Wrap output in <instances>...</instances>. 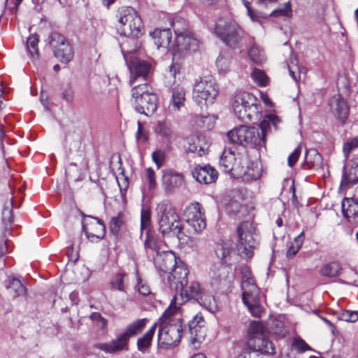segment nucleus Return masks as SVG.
Wrapping results in <instances>:
<instances>
[{
	"label": "nucleus",
	"mask_w": 358,
	"mask_h": 358,
	"mask_svg": "<svg viewBox=\"0 0 358 358\" xmlns=\"http://www.w3.org/2000/svg\"><path fill=\"white\" fill-rule=\"evenodd\" d=\"M119 22L121 34L129 38L122 45V52L125 59L127 53H133L140 48L141 45L137 40L142 35L143 29L141 17L138 12L130 6L123 7L120 10Z\"/></svg>",
	"instance_id": "f257e3e1"
},
{
	"label": "nucleus",
	"mask_w": 358,
	"mask_h": 358,
	"mask_svg": "<svg viewBox=\"0 0 358 358\" xmlns=\"http://www.w3.org/2000/svg\"><path fill=\"white\" fill-rule=\"evenodd\" d=\"M270 125V121L266 115L259 124L261 131L255 127L241 126L229 131L227 138L231 143L244 147L264 146L266 134Z\"/></svg>",
	"instance_id": "f03ea898"
},
{
	"label": "nucleus",
	"mask_w": 358,
	"mask_h": 358,
	"mask_svg": "<svg viewBox=\"0 0 358 358\" xmlns=\"http://www.w3.org/2000/svg\"><path fill=\"white\" fill-rule=\"evenodd\" d=\"M188 270L185 264L178 266L173 275L168 277V282L171 289L180 292L182 298L187 299H198L203 289L200 284L196 281L188 282Z\"/></svg>",
	"instance_id": "7ed1b4c3"
},
{
	"label": "nucleus",
	"mask_w": 358,
	"mask_h": 358,
	"mask_svg": "<svg viewBox=\"0 0 358 358\" xmlns=\"http://www.w3.org/2000/svg\"><path fill=\"white\" fill-rule=\"evenodd\" d=\"M159 230L163 236H178L182 224L176 208L169 201L159 203L157 206Z\"/></svg>",
	"instance_id": "20e7f679"
},
{
	"label": "nucleus",
	"mask_w": 358,
	"mask_h": 358,
	"mask_svg": "<svg viewBox=\"0 0 358 358\" xmlns=\"http://www.w3.org/2000/svg\"><path fill=\"white\" fill-rule=\"evenodd\" d=\"M241 273L243 301L254 317H260L264 310L259 303V289L247 267L243 268Z\"/></svg>",
	"instance_id": "39448f33"
},
{
	"label": "nucleus",
	"mask_w": 358,
	"mask_h": 358,
	"mask_svg": "<svg viewBox=\"0 0 358 358\" xmlns=\"http://www.w3.org/2000/svg\"><path fill=\"white\" fill-rule=\"evenodd\" d=\"M215 33L227 46L234 49L240 48L243 31L235 22L219 20Z\"/></svg>",
	"instance_id": "423d86ee"
},
{
	"label": "nucleus",
	"mask_w": 358,
	"mask_h": 358,
	"mask_svg": "<svg viewBox=\"0 0 358 358\" xmlns=\"http://www.w3.org/2000/svg\"><path fill=\"white\" fill-rule=\"evenodd\" d=\"M255 230L253 224L248 221L241 223L237 228V250L239 255L243 258H250L253 255V250L257 244L254 236Z\"/></svg>",
	"instance_id": "0eeeda50"
},
{
	"label": "nucleus",
	"mask_w": 358,
	"mask_h": 358,
	"mask_svg": "<svg viewBox=\"0 0 358 358\" xmlns=\"http://www.w3.org/2000/svg\"><path fill=\"white\" fill-rule=\"evenodd\" d=\"M183 327L182 320L177 319L173 324H160L158 344L162 348L175 346L180 341Z\"/></svg>",
	"instance_id": "6e6552de"
},
{
	"label": "nucleus",
	"mask_w": 358,
	"mask_h": 358,
	"mask_svg": "<svg viewBox=\"0 0 358 358\" xmlns=\"http://www.w3.org/2000/svg\"><path fill=\"white\" fill-rule=\"evenodd\" d=\"M243 164H248L246 157L236 153L231 148L224 149L220 160V165L225 173L241 176L244 171Z\"/></svg>",
	"instance_id": "1a4fd4ad"
},
{
	"label": "nucleus",
	"mask_w": 358,
	"mask_h": 358,
	"mask_svg": "<svg viewBox=\"0 0 358 358\" xmlns=\"http://www.w3.org/2000/svg\"><path fill=\"white\" fill-rule=\"evenodd\" d=\"M49 43L54 55L62 63L68 64L74 56L72 46L68 40L58 32H52L49 36Z\"/></svg>",
	"instance_id": "9d476101"
},
{
	"label": "nucleus",
	"mask_w": 358,
	"mask_h": 358,
	"mask_svg": "<svg viewBox=\"0 0 358 358\" xmlns=\"http://www.w3.org/2000/svg\"><path fill=\"white\" fill-rule=\"evenodd\" d=\"M132 100L138 113L147 116L153 114L157 110V98L155 94L149 91H135L132 93Z\"/></svg>",
	"instance_id": "9b49d317"
},
{
	"label": "nucleus",
	"mask_w": 358,
	"mask_h": 358,
	"mask_svg": "<svg viewBox=\"0 0 358 358\" xmlns=\"http://www.w3.org/2000/svg\"><path fill=\"white\" fill-rule=\"evenodd\" d=\"M199 45V41L192 32L180 34L170 47L173 57H183L185 54L196 51Z\"/></svg>",
	"instance_id": "f8f14e48"
},
{
	"label": "nucleus",
	"mask_w": 358,
	"mask_h": 358,
	"mask_svg": "<svg viewBox=\"0 0 358 358\" xmlns=\"http://www.w3.org/2000/svg\"><path fill=\"white\" fill-rule=\"evenodd\" d=\"M186 221L196 232H201L206 227L205 213L198 202L190 203L185 210Z\"/></svg>",
	"instance_id": "ddd939ff"
},
{
	"label": "nucleus",
	"mask_w": 358,
	"mask_h": 358,
	"mask_svg": "<svg viewBox=\"0 0 358 358\" xmlns=\"http://www.w3.org/2000/svg\"><path fill=\"white\" fill-rule=\"evenodd\" d=\"M234 280V273L224 265H221L212 272L210 285L214 289H227Z\"/></svg>",
	"instance_id": "4468645a"
},
{
	"label": "nucleus",
	"mask_w": 358,
	"mask_h": 358,
	"mask_svg": "<svg viewBox=\"0 0 358 358\" xmlns=\"http://www.w3.org/2000/svg\"><path fill=\"white\" fill-rule=\"evenodd\" d=\"M154 262L156 268L166 273L167 278L173 274V271L181 264L177 261L175 254L171 251H160L154 257Z\"/></svg>",
	"instance_id": "2eb2a0df"
},
{
	"label": "nucleus",
	"mask_w": 358,
	"mask_h": 358,
	"mask_svg": "<svg viewBox=\"0 0 358 358\" xmlns=\"http://www.w3.org/2000/svg\"><path fill=\"white\" fill-rule=\"evenodd\" d=\"M129 339L122 333L117 336L115 339L107 343H97L95 347L108 354H115L129 350Z\"/></svg>",
	"instance_id": "dca6fc26"
},
{
	"label": "nucleus",
	"mask_w": 358,
	"mask_h": 358,
	"mask_svg": "<svg viewBox=\"0 0 358 358\" xmlns=\"http://www.w3.org/2000/svg\"><path fill=\"white\" fill-rule=\"evenodd\" d=\"M83 229L87 237L101 239L105 234V225L97 218L87 216L82 222Z\"/></svg>",
	"instance_id": "f3484780"
},
{
	"label": "nucleus",
	"mask_w": 358,
	"mask_h": 358,
	"mask_svg": "<svg viewBox=\"0 0 358 358\" xmlns=\"http://www.w3.org/2000/svg\"><path fill=\"white\" fill-rule=\"evenodd\" d=\"M329 105L336 118L345 122L349 115V107L341 94L338 92L332 96L329 101Z\"/></svg>",
	"instance_id": "a211bd4d"
},
{
	"label": "nucleus",
	"mask_w": 358,
	"mask_h": 358,
	"mask_svg": "<svg viewBox=\"0 0 358 358\" xmlns=\"http://www.w3.org/2000/svg\"><path fill=\"white\" fill-rule=\"evenodd\" d=\"M128 66L131 73L129 80L131 84L134 83L138 78H141L145 80L150 69V66L148 62L136 57H131Z\"/></svg>",
	"instance_id": "6ab92c4d"
},
{
	"label": "nucleus",
	"mask_w": 358,
	"mask_h": 358,
	"mask_svg": "<svg viewBox=\"0 0 358 358\" xmlns=\"http://www.w3.org/2000/svg\"><path fill=\"white\" fill-rule=\"evenodd\" d=\"M246 347L253 352H258L261 354L273 355L275 353L274 345L264 336L258 338H248Z\"/></svg>",
	"instance_id": "aec40b11"
},
{
	"label": "nucleus",
	"mask_w": 358,
	"mask_h": 358,
	"mask_svg": "<svg viewBox=\"0 0 358 358\" xmlns=\"http://www.w3.org/2000/svg\"><path fill=\"white\" fill-rule=\"evenodd\" d=\"M217 171L210 166H197L192 170L193 177L200 183L210 184L217 178Z\"/></svg>",
	"instance_id": "412c9836"
},
{
	"label": "nucleus",
	"mask_w": 358,
	"mask_h": 358,
	"mask_svg": "<svg viewBox=\"0 0 358 358\" xmlns=\"http://www.w3.org/2000/svg\"><path fill=\"white\" fill-rule=\"evenodd\" d=\"M232 108L237 117L242 122H249L259 119L262 108H249L232 101Z\"/></svg>",
	"instance_id": "4be33fe9"
},
{
	"label": "nucleus",
	"mask_w": 358,
	"mask_h": 358,
	"mask_svg": "<svg viewBox=\"0 0 358 358\" xmlns=\"http://www.w3.org/2000/svg\"><path fill=\"white\" fill-rule=\"evenodd\" d=\"M155 134L165 143L171 144L176 138V133L171 124L166 120H159L153 127Z\"/></svg>",
	"instance_id": "5701e85b"
},
{
	"label": "nucleus",
	"mask_w": 358,
	"mask_h": 358,
	"mask_svg": "<svg viewBox=\"0 0 358 358\" xmlns=\"http://www.w3.org/2000/svg\"><path fill=\"white\" fill-rule=\"evenodd\" d=\"M183 182V176L171 170L164 171L162 184L166 192H171L176 188L180 187Z\"/></svg>",
	"instance_id": "b1692460"
},
{
	"label": "nucleus",
	"mask_w": 358,
	"mask_h": 358,
	"mask_svg": "<svg viewBox=\"0 0 358 358\" xmlns=\"http://www.w3.org/2000/svg\"><path fill=\"white\" fill-rule=\"evenodd\" d=\"M341 206L344 217L350 222L358 223V201L353 198H345Z\"/></svg>",
	"instance_id": "393cba45"
},
{
	"label": "nucleus",
	"mask_w": 358,
	"mask_h": 358,
	"mask_svg": "<svg viewBox=\"0 0 358 358\" xmlns=\"http://www.w3.org/2000/svg\"><path fill=\"white\" fill-rule=\"evenodd\" d=\"M232 101L241 106H247L249 108H262L257 97L248 91H238L234 96Z\"/></svg>",
	"instance_id": "a878e982"
},
{
	"label": "nucleus",
	"mask_w": 358,
	"mask_h": 358,
	"mask_svg": "<svg viewBox=\"0 0 358 358\" xmlns=\"http://www.w3.org/2000/svg\"><path fill=\"white\" fill-rule=\"evenodd\" d=\"M150 35L153 38L157 48L169 47L172 38L170 29H156L150 33Z\"/></svg>",
	"instance_id": "bb28decb"
},
{
	"label": "nucleus",
	"mask_w": 358,
	"mask_h": 358,
	"mask_svg": "<svg viewBox=\"0 0 358 358\" xmlns=\"http://www.w3.org/2000/svg\"><path fill=\"white\" fill-rule=\"evenodd\" d=\"M218 91H192L194 101L201 108L213 103Z\"/></svg>",
	"instance_id": "cd10ccee"
},
{
	"label": "nucleus",
	"mask_w": 358,
	"mask_h": 358,
	"mask_svg": "<svg viewBox=\"0 0 358 358\" xmlns=\"http://www.w3.org/2000/svg\"><path fill=\"white\" fill-rule=\"evenodd\" d=\"M304 166L306 169H319L322 166V157L314 148L308 149L306 152Z\"/></svg>",
	"instance_id": "c85d7f7f"
},
{
	"label": "nucleus",
	"mask_w": 358,
	"mask_h": 358,
	"mask_svg": "<svg viewBox=\"0 0 358 358\" xmlns=\"http://www.w3.org/2000/svg\"><path fill=\"white\" fill-rule=\"evenodd\" d=\"M357 182H358V167H354L350 164L345 166L343 167V173L341 186L346 187L353 185Z\"/></svg>",
	"instance_id": "c756f323"
},
{
	"label": "nucleus",
	"mask_w": 358,
	"mask_h": 358,
	"mask_svg": "<svg viewBox=\"0 0 358 358\" xmlns=\"http://www.w3.org/2000/svg\"><path fill=\"white\" fill-rule=\"evenodd\" d=\"M208 145L204 143V139L195 136L189 139L187 151L196 154L198 156H202L206 154L208 150Z\"/></svg>",
	"instance_id": "7c9ffc66"
},
{
	"label": "nucleus",
	"mask_w": 358,
	"mask_h": 358,
	"mask_svg": "<svg viewBox=\"0 0 358 358\" xmlns=\"http://www.w3.org/2000/svg\"><path fill=\"white\" fill-rule=\"evenodd\" d=\"M6 287L13 298L24 296L26 289L19 279L8 277Z\"/></svg>",
	"instance_id": "2f4dec72"
},
{
	"label": "nucleus",
	"mask_w": 358,
	"mask_h": 358,
	"mask_svg": "<svg viewBox=\"0 0 358 358\" xmlns=\"http://www.w3.org/2000/svg\"><path fill=\"white\" fill-rule=\"evenodd\" d=\"M148 320L146 318L138 319L129 324L123 334L129 340L130 338L134 337L141 333L146 327Z\"/></svg>",
	"instance_id": "473e14b6"
},
{
	"label": "nucleus",
	"mask_w": 358,
	"mask_h": 358,
	"mask_svg": "<svg viewBox=\"0 0 358 358\" xmlns=\"http://www.w3.org/2000/svg\"><path fill=\"white\" fill-rule=\"evenodd\" d=\"M232 250L231 245L227 242L217 243L215 249L216 256L223 264L230 263Z\"/></svg>",
	"instance_id": "72a5a7b5"
},
{
	"label": "nucleus",
	"mask_w": 358,
	"mask_h": 358,
	"mask_svg": "<svg viewBox=\"0 0 358 358\" xmlns=\"http://www.w3.org/2000/svg\"><path fill=\"white\" fill-rule=\"evenodd\" d=\"M156 327L157 324L155 323L141 337L138 338L136 344L139 351L145 352L150 347Z\"/></svg>",
	"instance_id": "f704fd0d"
},
{
	"label": "nucleus",
	"mask_w": 358,
	"mask_h": 358,
	"mask_svg": "<svg viewBox=\"0 0 358 358\" xmlns=\"http://www.w3.org/2000/svg\"><path fill=\"white\" fill-rule=\"evenodd\" d=\"M196 301L201 306L211 313H214L218 310V306L214 296L203 290Z\"/></svg>",
	"instance_id": "c9c22d12"
},
{
	"label": "nucleus",
	"mask_w": 358,
	"mask_h": 358,
	"mask_svg": "<svg viewBox=\"0 0 358 358\" xmlns=\"http://www.w3.org/2000/svg\"><path fill=\"white\" fill-rule=\"evenodd\" d=\"M342 268L337 262H331L320 270V274L322 276L333 278L339 275L341 273Z\"/></svg>",
	"instance_id": "e433bc0d"
},
{
	"label": "nucleus",
	"mask_w": 358,
	"mask_h": 358,
	"mask_svg": "<svg viewBox=\"0 0 358 358\" xmlns=\"http://www.w3.org/2000/svg\"><path fill=\"white\" fill-rule=\"evenodd\" d=\"M231 55L227 52H221L216 61V66L221 74H225L230 69Z\"/></svg>",
	"instance_id": "4c0bfd02"
},
{
	"label": "nucleus",
	"mask_w": 358,
	"mask_h": 358,
	"mask_svg": "<svg viewBox=\"0 0 358 358\" xmlns=\"http://www.w3.org/2000/svg\"><path fill=\"white\" fill-rule=\"evenodd\" d=\"M248 56L253 63L261 65L266 61V57L263 50L257 45L251 46L248 50Z\"/></svg>",
	"instance_id": "58836bf2"
},
{
	"label": "nucleus",
	"mask_w": 358,
	"mask_h": 358,
	"mask_svg": "<svg viewBox=\"0 0 358 358\" xmlns=\"http://www.w3.org/2000/svg\"><path fill=\"white\" fill-rule=\"evenodd\" d=\"M90 319L91 320L94 328L103 331V333L106 332L108 320L104 318L101 313L94 312L90 315Z\"/></svg>",
	"instance_id": "ea45409f"
},
{
	"label": "nucleus",
	"mask_w": 358,
	"mask_h": 358,
	"mask_svg": "<svg viewBox=\"0 0 358 358\" xmlns=\"http://www.w3.org/2000/svg\"><path fill=\"white\" fill-rule=\"evenodd\" d=\"M39 37L37 34H30L27 41V48L30 57L33 59L38 57V43Z\"/></svg>",
	"instance_id": "a19ab883"
},
{
	"label": "nucleus",
	"mask_w": 358,
	"mask_h": 358,
	"mask_svg": "<svg viewBox=\"0 0 358 358\" xmlns=\"http://www.w3.org/2000/svg\"><path fill=\"white\" fill-rule=\"evenodd\" d=\"M251 77L259 87H266L269 83V78L260 69H255L251 73Z\"/></svg>",
	"instance_id": "79ce46f5"
},
{
	"label": "nucleus",
	"mask_w": 358,
	"mask_h": 358,
	"mask_svg": "<svg viewBox=\"0 0 358 358\" xmlns=\"http://www.w3.org/2000/svg\"><path fill=\"white\" fill-rule=\"evenodd\" d=\"M171 26L174 30L175 34L178 36L180 34H183L189 32L187 30L188 24L187 21L180 17H177L173 19L171 22Z\"/></svg>",
	"instance_id": "37998d69"
},
{
	"label": "nucleus",
	"mask_w": 358,
	"mask_h": 358,
	"mask_svg": "<svg viewBox=\"0 0 358 358\" xmlns=\"http://www.w3.org/2000/svg\"><path fill=\"white\" fill-rule=\"evenodd\" d=\"M185 100V91H173L171 102L172 110L174 111H178L184 105Z\"/></svg>",
	"instance_id": "c03bdc74"
},
{
	"label": "nucleus",
	"mask_w": 358,
	"mask_h": 358,
	"mask_svg": "<svg viewBox=\"0 0 358 358\" xmlns=\"http://www.w3.org/2000/svg\"><path fill=\"white\" fill-rule=\"evenodd\" d=\"M175 299L171 301V303L169 308L164 311L163 315L160 318L161 323L160 324H173L176 322L171 319V317L178 311V307L175 304Z\"/></svg>",
	"instance_id": "a18cd8bd"
},
{
	"label": "nucleus",
	"mask_w": 358,
	"mask_h": 358,
	"mask_svg": "<svg viewBox=\"0 0 358 358\" xmlns=\"http://www.w3.org/2000/svg\"><path fill=\"white\" fill-rule=\"evenodd\" d=\"M126 274L123 273H119L115 274L110 280V285L112 288L115 289L120 292H125L126 286L124 284V278Z\"/></svg>",
	"instance_id": "49530a36"
},
{
	"label": "nucleus",
	"mask_w": 358,
	"mask_h": 358,
	"mask_svg": "<svg viewBox=\"0 0 358 358\" xmlns=\"http://www.w3.org/2000/svg\"><path fill=\"white\" fill-rule=\"evenodd\" d=\"M195 87H197L198 90H215V80L211 75L205 76L201 78L199 81L195 83Z\"/></svg>",
	"instance_id": "de8ad7c7"
},
{
	"label": "nucleus",
	"mask_w": 358,
	"mask_h": 358,
	"mask_svg": "<svg viewBox=\"0 0 358 358\" xmlns=\"http://www.w3.org/2000/svg\"><path fill=\"white\" fill-rule=\"evenodd\" d=\"M110 230L113 235H118L121 228L124 225L123 215L119 213L117 216L113 217L110 220Z\"/></svg>",
	"instance_id": "09e8293b"
},
{
	"label": "nucleus",
	"mask_w": 358,
	"mask_h": 358,
	"mask_svg": "<svg viewBox=\"0 0 358 358\" xmlns=\"http://www.w3.org/2000/svg\"><path fill=\"white\" fill-rule=\"evenodd\" d=\"M244 171L241 176H244L245 180H256L260 178L261 173L259 169L256 166L255 169L250 168L248 164H243Z\"/></svg>",
	"instance_id": "8fccbe9b"
},
{
	"label": "nucleus",
	"mask_w": 358,
	"mask_h": 358,
	"mask_svg": "<svg viewBox=\"0 0 358 358\" xmlns=\"http://www.w3.org/2000/svg\"><path fill=\"white\" fill-rule=\"evenodd\" d=\"M264 328L262 324L259 322H252L250 323L248 338H258L264 336Z\"/></svg>",
	"instance_id": "3c124183"
},
{
	"label": "nucleus",
	"mask_w": 358,
	"mask_h": 358,
	"mask_svg": "<svg viewBox=\"0 0 358 358\" xmlns=\"http://www.w3.org/2000/svg\"><path fill=\"white\" fill-rule=\"evenodd\" d=\"M303 241V236L301 234L294 239V242L289 247L286 254L288 258H292L297 253L302 245Z\"/></svg>",
	"instance_id": "603ef678"
},
{
	"label": "nucleus",
	"mask_w": 358,
	"mask_h": 358,
	"mask_svg": "<svg viewBox=\"0 0 358 358\" xmlns=\"http://www.w3.org/2000/svg\"><path fill=\"white\" fill-rule=\"evenodd\" d=\"M358 148V137L349 138L343 144V152L345 159H348L350 152Z\"/></svg>",
	"instance_id": "864d4df0"
},
{
	"label": "nucleus",
	"mask_w": 358,
	"mask_h": 358,
	"mask_svg": "<svg viewBox=\"0 0 358 358\" xmlns=\"http://www.w3.org/2000/svg\"><path fill=\"white\" fill-rule=\"evenodd\" d=\"M292 15V10L291 3L289 2L285 3L283 6L273 10L270 16L278 17V16H285L291 17Z\"/></svg>",
	"instance_id": "5fc2aeb1"
},
{
	"label": "nucleus",
	"mask_w": 358,
	"mask_h": 358,
	"mask_svg": "<svg viewBox=\"0 0 358 358\" xmlns=\"http://www.w3.org/2000/svg\"><path fill=\"white\" fill-rule=\"evenodd\" d=\"M338 319L348 322H355L358 320V312L343 310L338 315Z\"/></svg>",
	"instance_id": "6e6d98bb"
},
{
	"label": "nucleus",
	"mask_w": 358,
	"mask_h": 358,
	"mask_svg": "<svg viewBox=\"0 0 358 358\" xmlns=\"http://www.w3.org/2000/svg\"><path fill=\"white\" fill-rule=\"evenodd\" d=\"M201 322H203L202 317L201 316H195L194 318L189 322V331L192 336H194V339L197 340L199 338H196L198 336L197 332L199 331V328H201L199 325Z\"/></svg>",
	"instance_id": "4d7b16f0"
},
{
	"label": "nucleus",
	"mask_w": 358,
	"mask_h": 358,
	"mask_svg": "<svg viewBox=\"0 0 358 358\" xmlns=\"http://www.w3.org/2000/svg\"><path fill=\"white\" fill-rule=\"evenodd\" d=\"M292 346L300 353L312 350V348L301 338H295L292 342Z\"/></svg>",
	"instance_id": "13d9d810"
},
{
	"label": "nucleus",
	"mask_w": 358,
	"mask_h": 358,
	"mask_svg": "<svg viewBox=\"0 0 358 358\" xmlns=\"http://www.w3.org/2000/svg\"><path fill=\"white\" fill-rule=\"evenodd\" d=\"M152 158L159 169L164 163L165 152L162 150H157L152 152Z\"/></svg>",
	"instance_id": "bf43d9fd"
},
{
	"label": "nucleus",
	"mask_w": 358,
	"mask_h": 358,
	"mask_svg": "<svg viewBox=\"0 0 358 358\" xmlns=\"http://www.w3.org/2000/svg\"><path fill=\"white\" fill-rule=\"evenodd\" d=\"M150 223V211L148 209L141 210V230L147 229Z\"/></svg>",
	"instance_id": "052dcab7"
},
{
	"label": "nucleus",
	"mask_w": 358,
	"mask_h": 358,
	"mask_svg": "<svg viewBox=\"0 0 358 358\" xmlns=\"http://www.w3.org/2000/svg\"><path fill=\"white\" fill-rule=\"evenodd\" d=\"M146 180L148 182L149 189H153L156 186L155 173L152 168H148L145 171Z\"/></svg>",
	"instance_id": "680f3d73"
},
{
	"label": "nucleus",
	"mask_w": 358,
	"mask_h": 358,
	"mask_svg": "<svg viewBox=\"0 0 358 358\" xmlns=\"http://www.w3.org/2000/svg\"><path fill=\"white\" fill-rule=\"evenodd\" d=\"M301 152V146L299 145L297 148L289 155L287 164L289 166L292 167L298 161Z\"/></svg>",
	"instance_id": "e2e57ef3"
},
{
	"label": "nucleus",
	"mask_w": 358,
	"mask_h": 358,
	"mask_svg": "<svg viewBox=\"0 0 358 358\" xmlns=\"http://www.w3.org/2000/svg\"><path fill=\"white\" fill-rule=\"evenodd\" d=\"M248 15L252 21L258 22H259L262 19L267 17V15L253 10L251 8H248Z\"/></svg>",
	"instance_id": "0e129e2a"
},
{
	"label": "nucleus",
	"mask_w": 358,
	"mask_h": 358,
	"mask_svg": "<svg viewBox=\"0 0 358 358\" xmlns=\"http://www.w3.org/2000/svg\"><path fill=\"white\" fill-rule=\"evenodd\" d=\"M146 248H150L153 251L156 252V254L160 252V246L152 238L148 237L144 243Z\"/></svg>",
	"instance_id": "69168bd1"
},
{
	"label": "nucleus",
	"mask_w": 358,
	"mask_h": 358,
	"mask_svg": "<svg viewBox=\"0 0 358 358\" xmlns=\"http://www.w3.org/2000/svg\"><path fill=\"white\" fill-rule=\"evenodd\" d=\"M292 65L288 64V69L290 76L296 82L298 81V77H300L299 69L296 64L294 65V62H292Z\"/></svg>",
	"instance_id": "338daca9"
},
{
	"label": "nucleus",
	"mask_w": 358,
	"mask_h": 358,
	"mask_svg": "<svg viewBox=\"0 0 358 358\" xmlns=\"http://www.w3.org/2000/svg\"><path fill=\"white\" fill-rule=\"evenodd\" d=\"M136 138L137 141H141L143 143L145 142L148 140V134L143 129L141 123L139 121L138 122V131L136 135Z\"/></svg>",
	"instance_id": "774afa93"
}]
</instances>
